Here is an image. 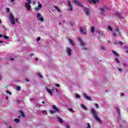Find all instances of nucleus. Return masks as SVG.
<instances>
[{
    "label": "nucleus",
    "instance_id": "14",
    "mask_svg": "<svg viewBox=\"0 0 128 128\" xmlns=\"http://www.w3.org/2000/svg\"><path fill=\"white\" fill-rule=\"evenodd\" d=\"M74 2L75 4H76L78 6H80V8H82V3L78 2V1L76 0H74Z\"/></svg>",
    "mask_w": 128,
    "mask_h": 128
},
{
    "label": "nucleus",
    "instance_id": "58",
    "mask_svg": "<svg viewBox=\"0 0 128 128\" xmlns=\"http://www.w3.org/2000/svg\"><path fill=\"white\" fill-rule=\"evenodd\" d=\"M0 24H2V21L0 20Z\"/></svg>",
    "mask_w": 128,
    "mask_h": 128
},
{
    "label": "nucleus",
    "instance_id": "1",
    "mask_svg": "<svg viewBox=\"0 0 128 128\" xmlns=\"http://www.w3.org/2000/svg\"><path fill=\"white\" fill-rule=\"evenodd\" d=\"M91 112L93 118L96 120L98 122H100V124H102V120H100V118H98V113L96 112V109L94 108H92Z\"/></svg>",
    "mask_w": 128,
    "mask_h": 128
},
{
    "label": "nucleus",
    "instance_id": "23",
    "mask_svg": "<svg viewBox=\"0 0 128 128\" xmlns=\"http://www.w3.org/2000/svg\"><path fill=\"white\" fill-rule=\"evenodd\" d=\"M81 106L82 108H84V110H88V108H86V106H84V104H81Z\"/></svg>",
    "mask_w": 128,
    "mask_h": 128
},
{
    "label": "nucleus",
    "instance_id": "52",
    "mask_svg": "<svg viewBox=\"0 0 128 128\" xmlns=\"http://www.w3.org/2000/svg\"><path fill=\"white\" fill-rule=\"evenodd\" d=\"M120 96H124V93H122V94H120Z\"/></svg>",
    "mask_w": 128,
    "mask_h": 128
},
{
    "label": "nucleus",
    "instance_id": "46",
    "mask_svg": "<svg viewBox=\"0 0 128 128\" xmlns=\"http://www.w3.org/2000/svg\"><path fill=\"white\" fill-rule=\"evenodd\" d=\"M55 86H57L58 88H60V84H55Z\"/></svg>",
    "mask_w": 128,
    "mask_h": 128
},
{
    "label": "nucleus",
    "instance_id": "44",
    "mask_svg": "<svg viewBox=\"0 0 128 128\" xmlns=\"http://www.w3.org/2000/svg\"><path fill=\"white\" fill-rule=\"evenodd\" d=\"M69 110H70L71 112H74V110H72V108H69Z\"/></svg>",
    "mask_w": 128,
    "mask_h": 128
},
{
    "label": "nucleus",
    "instance_id": "33",
    "mask_svg": "<svg viewBox=\"0 0 128 128\" xmlns=\"http://www.w3.org/2000/svg\"><path fill=\"white\" fill-rule=\"evenodd\" d=\"M116 62H117V64H120V60L118 58H116Z\"/></svg>",
    "mask_w": 128,
    "mask_h": 128
},
{
    "label": "nucleus",
    "instance_id": "61",
    "mask_svg": "<svg viewBox=\"0 0 128 128\" xmlns=\"http://www.w3.org/2000/svg\"><path fill=\"white\" fill-rule=\"evenodd\" d=\"M102 36V34H101Z\"/></svg>",
    "mask_w": 128,
    "mask_h": 128
},
{
    "label": "nucleus",
    "instance_id": "12",
    "mask_svg": "<svg viewBox=\"0 0 128 128\" xmlns=\"http://www.w3.org/2000/svg\"><path fill=\"white\" fill-rule=\"evenodd\" d=\"M26 8V10L29 11L30 10V8H32V6H30V4H28V3H26L25 4Z\"/></svg>",
    "mask_w": 128,
    "mask_h": 128
},
{
    "label": "nucleus",
    "instance_id": "4",
    "mask_svg": "<svg viewBox=\"0 0 128 128\" xmlns=\"http://www.w3.org/2000/svg\"><path fill=\"white\" fill-rule=\"evenodd\" d=\"M53 110H50V114H56V112H60V110H58V108H57L56 106L54 105L52 106Z\"/></svg>",
    "mask_w": 128,
    "mask_h": 128
},
{
    "label": "nucleus",
    "instance_id": "29",
    "mask_svg": "<svg viewBox=\"0 0 128 128\" xmlns=\"http://www.w3.org/2000/svg\"><path fill=\"white\" fill-rule=\"evenodd\" d=\"M108 30H110V32H112V26H108Z\"/></svg>",
    "mask_w": 128,
    "mask_h": 128
},
{
    "label": "nucleus",
    "instance_id": "17",
    "mask_svg": "<svg viewBox=\"0 0 128 128\" xmlns=\"http://www.w3.org/2000/svg\"><path fill=\"white\" fill-rule=\"evenodd\" d=\"M68 40L70 44H72V46L74 45V41L72 40L71 39H68Z\"/></svg>",
    "mask_w": 128,
    "mask_h": 128
},
{
    "label": "nucleus",
    "instance_id": "48",
    "mask_svg": "<svg viewBox=\"0 0 128 128\" xmlns=\"http://www.w3.org/2000/svg\"><path fill=\"white\" fill-rule=\"evenodd\" d=\"M6 100H8V96H6Z\"/></svg>",
    "mask_w": 128,
    "mask_h": 128
},
{
    "label": "nucleus",
    "instance_id": "43",
    "mask_svg": "<svg viewBox=\"0 0 128 128\" xmlns=\"http://www.w3.org/2000/svg\"><path fill=\"white\" fill-rule=\"evenodd\" d=\"M40 38L38 37V38L36 39V42H40Z\"/></svg>",
    "mask_w": 128,
    "mask_h": 128
},
{
    "label": "nucleus",
    "instance_id": "39",
    "mask_svg": "<svg viewBox=\"0 0 128 128\" xmlns=\"http://www.w3.org/2000/svg\"><path fill=\"white\" fill-rule=\"evenodd\" d=\"M95 107L96 108H98V104H96Z\"/></svg>",
    "mask_w": 128,
    "mask_h": 128
},
{
    "label": "nucleus",
    "instance_id": "15",
    "mask_svg": "<svg viewBox=\"0 0 128 128\" xmlns=\"http://www.w3.org/2000/svg\"><path fill=\"white\" fill-rule=\"evenodd\" d=\"M68 6H69V10H72V5L70 4V0H68Z\"/></svg>",
    "mask_w": 128,
    "mask_h": 128
},
{
    "label": "nucleus",
    "instance_id": "54",
    "mask_svg": "<svg viewBox=\"0 0 128 128\" xmlns=\"http://www.w3.org/2000/svg\"><path fill=\"white\" fill-rule=\"evenodd\" d=\"M2 41L0 40V44H2Z\"/></svg>",
    "mask_w": 128,
    "mask_h": 128
},
{
    "label": "nucleus",
    "instance_id": "34",
    "mask_svg": "<svg viewBox=\"0 0 128 128\" xmlns=\"http://www.w3.org/2000/svg\"><path fill=\"white\" fill-rule=\"evenodd\" d=\"M48 114V112L46 110H43L42 111V114Z\"/></svg>",
    "mask_w": 128,
    "mask_h": 128
},
{
    "label": "nucleus",
    "instance_id": "7",
    "mask_svg": "<svg viewBox=\"0 0 128 128\" xmlns=\"http://www.w3.org/2000/svg\"><path fill=\"white\" fill-rule=\"evenodd\" d=\"M116 33H112V36H120V30H118V28H116L114 30Z\"/></svg>",
    "mask_w": 128,
    "mask_h": 128
},
{
    "label": "nucleus",
    "instance_id": "35",
    "mask_svg": "<svg viewBox=\"0 0 128 128\" xmlns=\"http://www.w3.org/2000/svg\"><path fill=\"white\" fill-rule=\"evenodd\" d=\"M117 70H118V71L120 72H122V68H117Z\"/></svg>",
    "mask_w": 128,
    "mask_h": 128
},
{
    "label": "nucleus",
    "instance_id": "51",
    "mask_svg": "<svg viewBox=\"0 0 128 128\" xmlns=\"http://www.w3.org/2000/svg\"><path fill=\"white\" fill-rule=\"evenodd\" d=\"M10 60H14V58H10Z\"/></svg>",
    "mask_w": 128,
    "mask_h": 128
},
{
    "label": "nucleus",
    "instance_id": "30",
    "mask_svg": "<svg viewBox=\"0 0 128 128\" xmlns=\"http://www.w3.org/2000/svg\"><path fill=\"white\" fill-rule=\"evenodd\" d=\"M6 94H9V96L12 95V93L10 92H9L8 90L6 91Z\"/></svg>",
    "mask_w": 128,
    "mask_h": 128
},
{
    "label": "nucleus",
    "instance_id": "36",
    "mask_svg": "<svg viewBox=\"0 0 128 128\" xmlns=\"http://www.w3.org/2000/svg\"><path fill=\"white\" fill-rule=\"evenodd\" d=\"M38 76L39 78H42V74H38Z\"/></svg>",
    "mask_w": 128,
    "mask_h": 128
},
{
    "label": "nucleus",
    "instance_id": "57",
    "mask_svg": "<svg viewBox=\"0 0 128 128\" xmlns=\"http://www.w3.org/2000/svg\"><path fill=\"white\" fill-rule=\"evenodd\" d=\"M34 4L36 3L34 2H33Z\"/></svg>",
    "mask_w": 128,
    "mask_h": 128
},
{
    "label": "nucleus",
    "instance_id": "60",
    "mask_svg": "<svg viewBox=\"0 0 128 128\" xmlns=\"http://www.w3.org/2000/svg\"><path fill=\"white\" fill-rule=\"evenodd\" d=\"M42 104H44V102H42Z\"/></svg>",
    "mask_w": 128,
    "mask_h": 128
},
{
    "label": "nucleus",
    "instance_id": "21",
    "mask_svg": "<svg viewBox=\"0 0 128 128\" xmlns=\"http://www.w3.org/2000/svg\"><path fill=\"white\" fill-rule=\"evenodd\" d=\"M54 8H55V10H57L58 12H60V8H58V6H54Z\"/></svg>",
    "mask_w": 128,
    "mask_h": 128
},
{
    "label": "nucleus",
    "instance_id": "3",
    "mask_svg": "<svg viewBox=\"0 0 128 128\" xmlns=\"http://www.w3.org/2000/svg\"><path fill=\"white\" fill-rule=\"evenodd\" d=\"M46 88L47 92L49 94L50 96H52V92H54V90H55L56 94H58V90L56 88V87H54L52 90L48 88Z\"/></svg>",
    "mask_w": 128,
    "mask_h": 128
},
{
    "label": "nucleus",
    "instance_id": "50",
    "mask_svg": "<svg viewBox=\"0 0 128 128\" xmlns=\"http://www.w3.org/2000/svg\"><path fill=\"white\" fill-rule=\"evenodd\" d=\"M35 60H36V62H38V58H35Z\"/></svg>",
    "mask_w": 128,
    "mask_h": 128
},
{
    "label": "nucleus",
    "instance_id": "28",
    "mask_svg": "<svg viewBox=\"0 0 128 128\" xmlns=\"http://www.w3.org/2000/svg\"><path fill=\"white\" fill-rule=\"evenodd\" d=\"M16 90L20 91V86H18L16 88Z\"/></svg>",
    "mask_w": 128,
    "mask_h": 128
},
{
    "label": "nucleus",
    "instance_id": "55",
    "mask_svg": "<svg viewBox=\"0 0 128 128\" xmlns=\"http://www.w3.org/2000/svg\"><path fill=\"white\" fill-rule=\"evenodd\" d=\"M32 100H34V99H31L30 100V102H32Z\"/></svg>",
    "mask_w": 128,
    "mask_h": 128
},
{
    "label": "nucleus",
    "instance_id": "22",
    "mask_svg": "<svg viewBox=\"0 0 128 128\" xmlns=\"http://www.w3.org/2000/svg\"><path fill=\"white\" fill-rule=\"evenodd\" d=\"M20 116H22L23 118L24 117V112H22V111H20Z\"/></svg>",
    "mask_w": 128,
    "mask_h": 128
},
{
    "label": "nucleus",
    "instance_id": "42",
    "mask_svg": "<svg viewBox=\"0 0 128 128\" xmlns=\"http://www.w3.org/2000/svg\"><path fill=\"white\" fill-rule=\"evenodd\" d=\"M75 96L76 98H80V95L78 94H76L75 95Z\"/></svg>",
    "mask_w": 128,
    "mask_h": 128
},
{
    "label": "nucleus",
    "instance_id": "45",
    "mask_svg": "<svg viewBox=\"0 0 128 128\" xmlns=\"http://www.w3.org/2000/svg\"><path fill=\"white\" fill-rule=\"evenodd\" d=\"M6 10L8 12H10V8H6Z\"/></svg>",
    "mask_w": 128,
    "mask_h": 128
},
{
    "label": "nucleus",
    "instance_id": "38",
    "mask_svg": "<svg viewBox=\"0 0 128 128\" xmlns=\"http://www.w3.org/2000/svg\"><path fill=\"white\" fill-rule=\"evenodd\" d=\"M101 48H102V50H106V48H105L104 46H101Z\"/></svg>",
    "mask_w": 128,
    "mask_h": 128
},
{
    "label": "nucleus",
    "instance_id": "16",
    "mask_svg": "<svg viewBox=\"0 0 128 128\" xmlns=\"http://www.w3.org/2000/svg\"><path fill=\"white\" fill-rule=\"evenodd\" d=\"M0 38H4L5 40H8L10 38L8 36H4L2 34H0Z\"/></svg>",
    "mask_w": 128,
    "mask_h": 128
},
{
    "label": "nucleus",
    "instance_id": "26",
    "mask_svg": "<svg viewBox=\"0 0 128 128\" xmlns=\"http://www.w3.org/2000/svg\"><path fill=\"white\" fill-rule=\"evenodd\" d=\"M118 114H120V109L118 108H115Z\"/></svg>",
    "mask_w": 128,
    "mask_h": 128
},
{
    "label": "nucleus",
    "instance_id": "49",
    "mask_svg": "<svg viewBox=\"0 0 128 128\" xmlns=\"http://www.w3.org/2000/svg\"><path fill=\"white\" fill-rule=\"evenodd\" d=\"M120 118V117H118L117 119V122H119Z\"/></svg>",
    "mask_w": 128,
    "mask_h": 128
},
{
    "label": "nucleus",
    "instance_id": "24",
    "mask_svg": "<svg viewBox=\"0 0 128 128\" xmlns=\"http://www.w3.org/2000/svg\"><path fill=\"white\" fill-rule=\"evenodd\" d=\"M116 14L118 16V18H120V14H118V12H116Z\"/></svg>",
    "mask_w": 128,
    "mask_h": 128
},
{
    "label": "nucleus",
    "instance_id": "40",
    "mask_svg": "<svg viewBox=\"0 0 128 128\" xmlns=\"http://www.w3.org/2000/svg\"><path fill=\"white\" fill-rule=\"evenodd\" d=\"M10 2L12 4H14V0H10Z\"/></svg>",
    "mask_w": 128,
    "mask_h": 128
},
{
    "label": "nucleus",
    "instance_id": "6",
    "mask_svg": "<svg viewBox=\"0 0 128 128\" xmlns=\"http://www.w3.org/2000/svg\"><path fill=\"white\" fill-rule=\"evenodd\" d=\"M78 40L81 46H83V50H86V48L84 46H85L84 42L82 41V38H78Z\"/></svg>",
    "mask_w": 128,
    "mask_h": 128
},
{
    "label": "nucleus",
    "instance_id": "18",
    "mask_svg": "<svg viewBox=\"0 0 128 128\" xmlns=\"http://www.w3.org/2000/svg\"><path fill=\"white\" fill-rule=\"evenodd\" d=\"M57 118H58V122H61L62 124L64 122V121H62V118H60L58 116H57Z\"/></svg>",
    "mask_w": 128,
    "mask_h": 128
},
{
    "label": "nucleus",
    "instance_id": "31",
    "mask_svg": "<svg viewBox=\"0 0 128 128\" xmlns=\"http://www.w3.org/2000/svg\"><path fill=\"white\" fill-rule=\"evenodd\" d=\"M28 2L27 4H32V0H26Z\"/></svg>",
    "mask_w": 128,
    "mask_h": 128
},
{
    "label": "nucleus",
    "instance_id": "19",
    "mask_svg": "<svg viewBox=\"0 0 128 128\" xmlns=\"http://www.w3.org/2000/svg\"><path fill=\"white\" fill-rule=\"evenodd\" d=\"M91 2L93 4H98L100 2V1L98 0H91Z\"/></svg>",
    "mask_w": 128,
    "mask_h": 128
},
{
    "label": "nucleus",
    "instance_id": "20",
    "mask_svg": "<svg viewBox=\"0 0 128 128\" xmlns=\"http://www.w3.org/2000/svg\"><path fill=\"white\" fill-rule=\"evenodd\" d=\"M112 52L114 54L115 56H118V54L116 52L112 50Z\"/></svg>",
    "mask_w": 128,
    "mask_h": 128
},
{
    "label": "nucleus",
    "instance_id": "2",
    "mask_svg": "<svg viewBox=\"0 0 128 128\" xmlns=\"http://www.w3.org/2000/svg\"><path fill=\"white\" fill-rule=\"evenodd\" d=\"M9 20L12 24L14 25L16 24V22H18V18H16L14 20V15L10 13L9 14Z\"/></svg>",
    "mask_w": 128,
    "mask_h": 128
},
{
    "label": "nucleus",
    "instance_id": "10",
    "mask_svg": "<svg viewBox=\"0 0 128 128\" xmlns=\"http://www.w3.org/2000/svg\"><path fill=\"white\" fill-rule=\"evenodd\" d=\"M37 18L40 21V22H44V18H42V16L40 13H37Z\"/></svg>",
    "mask_w": 128,
    "mask_h": 128
},
{
    "label": "nucleus",
    "instance_id": "5",
    "mask_svg": "<svg viewBox=\"0 0 128 128\" xmlns=\"http://www.w3.org/2000/svg\"><path fill=\"white\" fill-rule=\"evenodd\" d=\"M72 50L70 47H66V54L68 56H72Z\"/></svg>",
    "mask_w": 128,
    "mask_h": 128
},
{
    "label": "nucleus",
    "instance_id": "59",
    "mask_svg": "<svg viewBox=\"0 0 128 128\" xmlns=\"http://www.w3.org/2000/svg\"><path fill=\"white\" fill-rule=\"evenodd\" d=\"M18 118H20V116H18Z\"/></svg>",
    "mask_w": 128,
    "mask_h": 128
},
{
    "label": "nucleus",
    "instance_id": "9",
    "mask_svg": "<svg viewBox=\"0 0 128 128\" xmlns=\"http://www.w3.org/2000/svg\"><path fill=\"white\" fill-rule=\"evenodd\" d=\"M80 32L82 34H86V29L82 27L80 28Z\"/></svg>",
    "mask_w": 128,
    "mask_h": 128
},
{
    "label": "nucleus",
    "instance_id": "13",
    "mask_svg": "<svg viewBox=\"0 0 128 128\" xmlns=\"http://www.w3.org/2000/svg\"><path fill=\"white\" fill-rule=\"evenodd\" d=\"M38 4H39L38 5V7L37 6L34 8V10H36V12H38V10L40 8H42V4H40V2H38Z\"/></svg>",
    "mask_w": 128,
    "mask_h": 128
},
{
    "label": "nucleus",
    "instance_id": "56",
    "mask_svg": "<svg viewBox=\"0 0 128 128\" xmlns=\"http://www.w3.org/2000/svg\"><path fill=\"white\" fill-rule=\"evenodd\" d=\"M58 24H62L60 22H59Z\"/></svg>",
    "mask_w": 128,
    "mask_h": 128
},
{
    "label": "nucleus",
    "instance_id": "25",
    "mask_svg": "<svg viewBox=\"0 0 128 128\" xmlns=\"http://www.w3.org/2000/svg\"><path fill=\"white\" fill-rule=\"evenodd\" d=\"M91 32H92V34H94V27H92Z\"/></svg>",
    "mask_w": 128,
    "mask_h": 128
},
{
    "label": "nucleus",
    "instance_id": "37",
    "mask_svg": "<svg viewBox=\"0 0 128 128\" xmlns=\"http://www.w3.org/2000/svg\"><path fill=\"white\" fill-rule=\"evenodd\" d=\"M100 10L102 11V12H104V10H106V9L104 8H100Z\"/></svg>",
    "mask_w": 128,
    "mask_h": 128
},
{
    "label": "nucleus",
    "instance_id": "62",
    "mask_svg": "<svg viewBox=\"0 0 128 128\" xmlns=\"http://www.w3.org/2000/svg\"><path fill=\"white\" fill-rule=\"evenodd\" d=\"M100 32H98V33H99V34H100Z\"/></svg>",
    "mask_w": 128,
    "mask_h": 128
},
{
    "label": "nucleus",
    "instance_id": "8",
    "mask_svg": "<svg viewBox=\"0 0 128 128\" xmlns=\"http://www.w3.org/2000/svg\"><path fill=\"white\" fill-rule=\"evenodd\" d=\"M84 12L87 16H90V9L86 8H84Z\"/></svg>",
    "mask_w": 128,
    "mask_h": 128
},
{
    "label": "nucleus",
    "instance_id": "53",
    "mask_svg": "<svg viewBox=\"0 0 128 128\" xmlns=\"http://www.w3.org/2000/svg\"><path fill=\"white\" fill-rule=\"evenodd\" d=\"M26 82H29L28 80V79H26Z\"/></svg>",
    "mask_w": 128,
    "mask_h": 128
},
{
    "label": "nucleus",
    "instance_id": "32",
    "mask_svg": "<svg viewBox=\"0 0 128 128\" xmlns=\"http://www.w3.org/2000/svg\"><path fill=\"white\" fill-rule=\"evenodd\" d=\"M14 122H16V124H18V122H20V120L18 118H15Z\"/></svg>",
    "mask_w": 128,
    "mask_h": 128
},
{
    "label": "nucleus",
    "instance_id": "27",
    "mask_svg": "<svg viewBox=\"0 0 128 128\" xmlns=\"http://www.w3.org/2000/svg\"><path fill=\"white\" fill-rule=\"evenodd\" d=\"M85 126L87 128H90V123H87Z\"/></svg>",
    "mask_w": 128,
    "mask_h": 128
},
{
    "label": "nucleus",
    "instance_id": "11",
    "mask_svg": "<svg viewBox=\"0 0 128 128\" xmlns=\"http://www.w3.org/2000/svg\"><path fill=\"white\" fill-rule=\"evenodd\" d=\"M82 96L84 98H86V100H92V98H90V96H88L86 94L84 93L82 94Z\"/></svg>",
    "mask_w": 128,
    "mask_h": 128
},
{
    "label": "nucleus",
    "instance_id": "41",
    "mask_svg": "<svg viewBox=\"0 0 128 128\" xmlns=\"http://www.w3.org/2000/svg\"><path fill=\"white\" fill-rule=\"evenodd\" d=\"M118 44H120V46H122V42L120 41V42H118Z\"/></svg>",
    "mask_w": 128,
    "mask_h": 128
},
{
    "label": "nucleus",
    "instance_id": "47",
    "mask_svg": "<svg viewBox=\"0 0 128 128\" xmlns=\"http://www.w3.org/2000/svg\"><path fill=\"white\" fill-rule=\"evenodd\" d=\"M114 44L116 45L118 44V42H114Z\"/></svg>",
    "mask_w": 128,
    "mask_h": 128
}]
</instances>
